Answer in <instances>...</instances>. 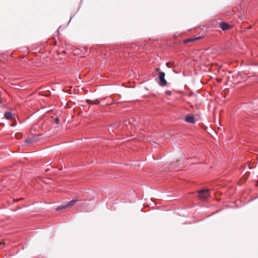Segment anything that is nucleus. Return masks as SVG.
Listing matches in <instances>:
<instances>
[{
  "instance_id": "f257e3e1",
  "label": "nucleus",
  "mask_w": 258,
  "mask_h": 258,
  "mask_svg": "<svg viewBox=\"0 0 258 258\" xmlns=\"http://www.w3.org/2000/svg\"><path fill=\"white\" fill-rule=\"evenodd\" d=\"M199 198L201 200L206 201L207 200L210 196V191L209 189H204L199 190Z\"/></svg>"
},
{
  "instance_id": "f03ea898",
  "label": "nucleus",
  "mask_w": 258,
  "mask_h": 258,
  "mask_svg": "<svg viewBox=\"0 0 258 258\" xmlns=\"http://www.w3.org/2000/svg\"><path fill=\"white\" fill-rule=\"evenodd\" d=\"M42 134L32 133L30 136L26 139V142L28 144H32L33 143L36 142L39 139V137L42 136Z\"/></svg>"
},
{
  "instance_id": "7ed1b4c3",
  "label": "nucleus",
  "mask_w": 258,
  "mask_h": 258,
  "mask_svg": "<svg viewBox=\"0 0 258 258\" xmlns=\"http://www.w3.org/2000/svg\"><path fill=\"white\" fill-rule=\"evenodd\" d=\"M77 201V200H72V201L68 202L67 204L60 205L56 208V211H58L66 209L69 207H71L76 204Z\"/></svg>"
},
{
  "instance_id": "20e7f679",
  "label": "nucleus",
  "mask_w": 258,
  "mask_h": 258,
  "mask_svg": "<svg viewBox=\"0 0 258 258\" xmlns=\"http://www.w3.org/2000/svg\"><path fill=\"white\" fill-rule=\"evenodd\" d=\"M160 80L159 84L161 86H165L167 85V81L165 79V74L163 72H160L158 74Z\"/></svg>"
},
{
  "instance_id": "39448f33",
  "label": "nucleus",
  "mask_w": 258,
  "mask_h": 258,
  "mask_svg": "<svg viewBox=\"0 0 258 258\" xmlns=\"http://www.w3.org/2000/svg\"><path fill=\"white\" fill-rule=\"evenodd\" d=\"M220 27L224 31L230 29L231 26L225 23H221Z\"/></svg>"
},
{
  "instance_id": "423d86ee",
  "label": "nucleus",
  "mask_w": 258,
  "mask_h": 258,
  "mask_svg": "<svg viewBox=\"0 0 258 258\" xmlns=\"http://www.w3.org/2000/svg\"><path fill=\"white\" fill-rule=\"evenodd\" d=\"M185 121L187 122L194 123L195 122V118L193 115L188 114L185 117Z\"/></svg>"
},
{
  "instance_id": "0eeeda50",
  "label": "nucleus",
  "mask_w": 258,
  "mask_h": 258,
  "mask_svg": "<svg viewBox=\"0 0 258 258\" xmlns=\"http://www.w3.org/2000/svg\"><path fill=\"white\" fill-rule=\"evenodd\" d=\"M4 115L6 119H7V120H10L11 119L13 114L10 111H6L4 113Z\"/></svg>"
},
{
  "instance_id": "6e6552de",
  "label": "nucleus",
  "mask_w": 258,
  "mask_h": 258,
  "mask_svg": "<svg viewBox=\"0 0 258 258\" xmlns=\"http://www.w3.org/2000/svg\"><path fill=\"white\" fill-rule=\"evenodd\" d=\"M200 38L201 37H194V38H192L187 39L184 41V43H187L189 42H192L195 40H198V39H200Z\"/></svg>"
},
{
  "instance_id": "1a4fd4ad",
  "label": "nucleus",
  "mask_w": 258,
  "mask_h": 258,
  "mask_svg": "<svg viewBox=\"0 0 258 258\" xmlns=\"http://www.w3.org/2000/svg\"><path fill=\"white\" fill-rule=\"evenodd\" d=\"M86 101L89 103H92L93 104H99L100 103V101L98 100H95L93 101H91V100L87 99Z\"/></svg>"
},
{
  "instance_id": "9d476101",
  "label": "nucleus",
  "mask_w": 258,
  "mask_h": 258,
  "mask_svg": "<svg viewBox=\"0 0 258 258\" xmlns=\"http://www.w3.org/2000/svg\"><path fill=\"white\" fill-rule=\"evenodd\" d=\"M59 122H60V120H59V119L58 117H56V118L54 119V122H55L56 124H59Z\"/></svg>"
},
{
  "instance_id": "9b49d317",
  "label": "nucleus",
  "mask_w": 258,
  "mask_h": 258,
  "mask_svg": "<svg viewBox=\"0 0 258 258\" xmlns=\"http://www.w3.org/2000/svg\"><path fill=\"white\" fill-rule=\"evenodd\" d=\"M17 124L16 121L12 122L11 124H10V125L12 127L15 126Z\"/></svg>"
},
{
  "instance_id": "f8f14e48",
  "label": "nucleus",
  "mask_w": 258,
  "mask_h": 258,
  "mask_svg": "<svg viewBox=\"0 0 258 258\" xmlns=\"http://www.w3.org/2000/svg\"><path fill=\"white\" fill-rule=\"evenodd\" d=\"M165 94H167V95H171V94H172V92H171V91H166L165 92Z\"/></svg>"
},
{
  "instance_id": "ddd939ff",
  "label": "nucleus",
  "mask_w": 258,
  "mask_h": 258,
  "mask_svg": "<svg viewBox=\"0 0 258 258\" xmlns=\"http://www.w3.org/2000/svg\"><path fill=\"white\" fill-rule=\"evenodd\" d=\"M60 30H62V28H61V26H60V27L58 28V29H57V31H58V32H59V31H60Z\"/></svg>"
},
{
  "instance_id": "4468645a",
  "label": "nucleus",
  "mask_w": 258,
  "mask_h": 258,
  "mask_svg": "<svg viewBox=\"0 0 258 258\" xmlns=\"http://www.w3.org/2000/svg\"><path fill=\"white\" fill-rule=\"evenodd\" d=\"M74 16V15H73L72 16H71V19L68 23V25L69 24V23L70 22V21H71V20L72 19V18Z\"/></svg>"
},
{
  "instance_id": "2eb2a0df",
  "label": "nucleus",
  "mask_w": 258,
  "mask_h": 258,
  "mask_svg": "<svg viewBox=\"0 0 258 258\" xmlns=\"http://www.w3.org/2000/svg\"><path fill=\"white\" fill-rule=\"evenodd\" d=\"M79 78L80 79H81V74H79Z\"/></svg>"
},
{
  "instance_id": "dca6fc26",
  "label": "nucleus",
  "mask_w": 258,
  "mask_h": 258,
  "mask_svg": "<svg viewBox=\"0 0 258 258\" xmlns=\"http://www.w3.org/2000/svg\"><path fill=\"white\" fill-rule=\"evenodd\" d=\"M20 199H18L17 200H14V202H17V201H18L19 200H20Z\"/></svg>"
},
{
  "instance_id": "f3484780",
  "label": "nucleus",
  "mask_w": 258,
  "mask_h": 258,
  "mask_svg": "<svg viewBox=\"0 0 258 258\" xmlns=\"http://www.w3.org/2000/svg\"><path fill=\"white\" fill-rule=\"evenodd\" d=\"M168 64H169L168 63H166V65H167V66L168 67H169V66H168Z\"/></svg>"
},
{
  "instance_id": "a211bd4d",
  "label": "nucleus",
  "mask_w": 258,
  "mask_h": 258,
  "mask_svg": "<svg viewBox=\"0 0 258 258\" xmlns=\"http://www.w3.org/2000/svg\"><path fill=\"white\" fill-rule=\"evenodd\" d=\"M159 68H158V69H156V70H157V71H159Z\"/></svg>"
}]
</instances>
